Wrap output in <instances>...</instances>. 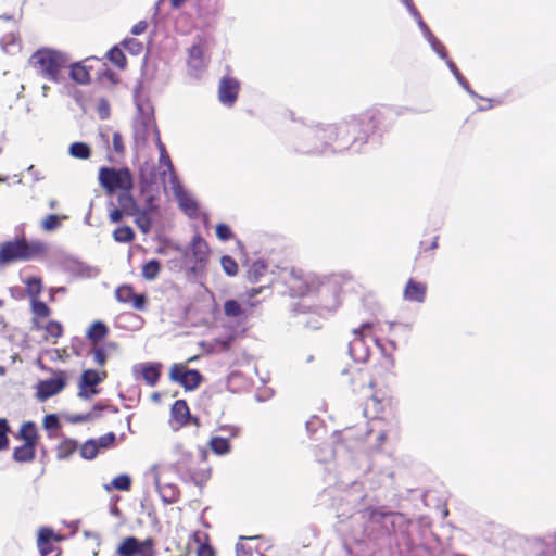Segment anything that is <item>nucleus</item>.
I'll list each match as a JSON object with an SVG mask.
<instances>
[{"mask_svg": "<svg viewBox=\"0 0 556 556\" xmlns=\"http://www.w3.org/2000/svg\"><path fill=\"white\" fill-rule=\"evenodd\" d=\"M122 45L132 54H139L143 49L142 43L134 38L125 39Z\"/></svg>", "mask_w": 556, "mask_h": 556, "instance_id": "obj_51", "label": "nucleus"}, {"mask_svg": "<svg viewBox=\"0 0 556 556\" xmlns=\"http://www.w3.org/2000/svg\"><path fill=\"white\" fill-rule=\"evenodd\" d=\"M45 250L43 243L28 242L25 237L5 241L0 244V265L31 260L43 254Z\"/></svg>", "mask_w": 556, "mask_h": 556, "instance_id": "obj_4", "label": "nucleus"}, {"mask_svg": "<svg viewBox=\"0 0 556 556\" xmlns=\"http://www.w3.org/2000/svg\"><path fill=\"white\" fill-rule=\"evenodd\" d=\"M116 440V435L114 432H108L103 435H101L98 440L99 448H108L114 445Z\"/></svg>", "mask_w": 556, "mask_h": 556, "instance_id": "obj_52", "label": "nucleus"}, {"mask_svg": "<svg viewBox=\"0 0 556 556\" xmlns=\"http://www.w3.org/2000/svg\"><path fill=\"white\" fill-rule=\"evenodd\" d=\"M71 77L80 85H86L90 81L89 70L80 63H75L71 66Z\"/></svg>", "mask_w": 556, "mask_h": 556, "instance_id": "obj_33", "label": "nucleus"}, {"mask_svg": "<svg viewBox=\"0 0 556 556\" xmlns=\"http://www.w3.org/2000/svg\"><path fill=\"white\" fill-rule=\"evenodd\" d=\"M406 8L409 10V12L419 21L420 26L427 28V25L424 23L420 13L416 9L413 0H403Z\"/></svg>", "mask_w": 556, "mask_h": 556, "instance_id": "obj_56", "label": "nucleus"}, {"mask_svg": "<svg viewBox=\"0 0 556 556\" xmlns=\"http://www.w3.org/2000/svg\"><path fill=\"white\" fill-rule=\"evenodd\" d=\"M98 180L108 194H115L121 191H132L135 179L128 167H108L99 169Z\"/></svg>", "mask_w": 556, "mask_h": 556, "instance_id": "obj_5", "label": "nucleus"}, {"mask_svg": "<svg viewBox=\"0 0 556 556\" xmlns=\"http://www.w3.org/2000/svg\"><path fill=\"white\" fill-rule=\"evenodd\" d=\"M224 313L227 317H240L244 311L236 300H228L224 304Z\"/></svg>", "mask_w": 556, "mask_h": 556, "instance_id": "obj_44", "label": "nucleus"}, {"mask_svg": "<svg viewBox=\"0 0 556 556\" xmlns=\"http://www.w3.org/2000/svg\"><path fill=\"white\" fill-rule=\"evenodd\" d=\"M216 236L222 241H228L233 237V233L227 224L220 223L216 226Z\"/></svg>", "mask_w": 556, "mask_h": 556, "instance_id": "obj_50", "label": "nucleus"}, {"mask_svg": "<svg viewBox=\"0 0 556 556\" xmlns=\"http://www.w3.org/2000/svg\"><path fill=\"white\" fill-rule=\"evenodd\" d=\"M79 453L84 459H87V460L94 459L99 453L98 442L94 439L87 440L79 447Z\"/></svg>", "mask_w": 556, "mask_h": 556, "instance_id": "obj_37", "label": "nucleus"}, {"mask_svg": "<svg viewBox=\"0 0 556 556\" xmlns=\"http://www.w3.org/2000/svg\"><path fill=\"white\" fill-rule=\"evenodd\" d=\"M154 207L149 204L148 207L141 210L140 207L135 213V224L141 230L142 233H149L152 229V217L151 211Z\"/></svg>", "mask_w": 556, "mask_h": 556, "instance_id": "obj_26", "label": "nucleus"}, {"mask_svg": "<svg viewBox=\"0 0 556 556\" xmlns=\"http://www.w3.org/2000/svg\"><path fill=\"white\" fill-rule=\"evenodd\" d=\"M162 265L157 260H150L142 265L141 274L146 280H154L161 273Z\"/></svg>", "mask_w": 556, "mask_h": 556, "instance_id": "obj_34", "label": "nucleus"}, {"mask_svg": "<svg viewBox=\"0 0 556 556\" xmlns=\"http://www.w3.org/2000/svg\"><path fill=\"white\" fill-rule=\"evenodd\" d=\"M117 202L119 207L125 211V215L132 216L139 208L131 191H121L117 193Z\"/></svg>", "mask_w": 556, "mask_h": 556, "instance_id": "obj_29", "label": "nucleus"}, {"mask_svg": "<svg viewBox=\"0 0 556 556\" xmlns=\"http://www.w3.org/2000/svg\"><path fill=\"white\" fill-rule=\"evenodd\" d=\"M173 469L185 483H193L203 488L211 479L212 470L207 460L206 452L201 451L197 454L180 451L173 463Z\"/></svg>", "mask_w": 556, "mask_h": 556, "instance_id": "obj_2", "label": "nucleus"}, {"mask_svg": "<svg viewBox=\"0 0 556 556\" xmlns=\"http://www.w3.org/2000/svg\"><path fill=\"white\" fill-rule=\"evenodd\" d=\"M61 217L55 214H50L41 220V228L45 231L51 232L61 226Z\"/></svg>", "mask_w": 556, "mask_h": 556, "instance_id": "obj_46", "label": "nucleus"}, {"mask_svg": "<svg viewBox=\"0 0 556 556\" xmlns=\"http://www.w3.org/2000/svg\"><path fill=\"white\" fill-rule=\"evenodd\" d=\"M169 422L174 430L186 427L188 424H192L197 427L200 426L199 418L191 416L189 406L185 400H177L174 402L170 408Z\"/></svg>", "mask_w": 556, "mask_h": 556, "instance_id": "obj_16", "label": "nucleus"}, {"mask_svg": "<svg viewBox=\"0 0 556 556\" xmlns=\"http://www.w3.org/2000/svg\"><path fill=\"white\" fill-rule=\"evenodd\" d=\"M102 409H109L113 413H116L118 410L115 406H112V405L101 406L100 404H96L89 413L72 416L70 418V421L74 422V424L90 421V420L99 417L100 412Z\"/></svg>", "mask_w": 556, "mask_h": 556, "instance_id": "obj_30", "label": "nucleus"}, {"mask_svg": "<svg viewBox=\"0 0 556 556\" xmlns=\"http://www.w3.org/2000/svg\"><path fill=\"white\" fill-rule=\"evenodd\" d=\"M427 285L409 278L405 285L403 296L406 301L422 303L427 294Z\"/></svg>", "mask_w": 556, "mask_h": 556, "instance_id": "obj_22", "label": "nucleus"}, {"mask_svg": "<svg viewBox=\"0 0 556 556\" xmlns=\"http://www.w3.org/2000/svg\"><path fill=\"white\" fill-rule=\"evenodd\" d=\"M26 292L30 299H38V295L42 291V282L38 277H29L25 280Z\"/></svg>", "mask_w": 556, "mask_h": 556, "instance_id": "obj_41", "label": "nucleus"}, {"mask_svg": "<svg viewBox=\"0 0 556 556\" xmlns=\"http://www.w3.org/2000/svg\"><path fill=\"white\" fill-rule=\"evenodd\" d=\"M90 353L93 356V362L100 366L104 367L108 361V354H106V346L99 344V345H91Z\"/></svg>", "mask_w": 556, "mask_h": 556, "instance_id": "obj_43", "label": "nucleus"}, {"mask_svg": "<svg viewBox=\"0 0 556 556\" xmlns=\"http://www.w3.org/2000/svg\"><path fill=\"white\" fill-rule=\"evenodd\" d=\"M285 285L291 296H301L294 311L298 315H313L317 319H305L303 323L313 328H319V320L332 315L340 306V288L337 282L320 281L304 274L300 269H291L285 278Z\"/></svg>", "mask_w": 556, "mask_h": 556, "instance_id": "obj_1", "label": "nucleus"}, {"mask_svg": "<svg viewBox=\"0 0 556 556\" xmlns=\"http://www.w3.org/2000/svg\"><path fill=\"white\" fill-rule=\"evenodd\" d=\"M222 11L220 0H207V5L203 9V18H215Z\"/></svg>", "mask_w": 556, "mask_h": 556, "instance_id": "obj_47", "label": "nucleus"}, {"mask_svg": "<svg viewBox=\"0 0 556 556\" xmlns=\"http://www.w3.org/2000/svg\"><path fill=\"white\" fill-rule=\"evenodd\" d=\"M125 211L122 207H114L109 213V219L111 223H118L123 219Z\"/></svg>", "mask_w": 556, "mask_h": 556, "instance_id": "obj_59", "label": "nucleus"}, {"mask_svg": "<svg viewBox=\"0 0 556 556\" xmlns=\"http://www.w3.org/2000/svg\"><path fill=\"white\" fill-rule=\"evenodd\" d=\"M267 264L264 261L257 260L247 271V279L251 283H256L260 281L261 277H263L267 271Z\"/></svg>", "mask_w": 556, "mask_h": 556, "instance_id": "obj_32", "label": "nucleus"}, {"mask_svg": "<svg viewBox=\"0 0 556 556\" xmlns=\"http://www.w3.org/2000/svg\"><path fill=\"white\" fill-rule=\"evenodd\" d=\"M70 154L76 159L87 160L91 155V149L85 142H74L70 146Z\"/></svg>", "mask_w": 556, "mask_h": 556, "instance_id": "obj_39", "label": "nucleus"}, {"mask_svg": "<svg viewBox=\"0 0 556 556\" xmlns=\"http://www.w3.org/2000/svg\"><path fill=\"white\" fill-rule=\"evenodd\" d=\"M68 61L64 52L52 48L38 49L29 59L30 65L42 77L54 83L60 80L61 72L67 66Z\"/></svg>", "mask_w": 556, "mask_h": 556, "instance_id": "obj_3", "label": "nucleus"}, {"mask_svg": "<svg viewBox=\"0 0 556 556\" xmlns=\"http://www.w3.org/2000/svg\"><path fill=\"white\" fill-rule=\"evenodd\" d=\"M135 237V231L130 226H121L113 231V239L119 243H130Z\"/></svg>", "mask_w": 556, "mask_h": 556, "instance_id": "obj_36", "label": "nucleus"}, {"mask_svg": "<svg viewBox=\"0 0 556 556\" xmlns=\"http://www.w3.org/2000/svg\"><path fill=\"white\" fill-rule=\"evenodd\" d=\"M396 401L382 390H375L364 406V415L369 419L391 420L396 417Z\"/></svg>", "mask_w": 556, "mask_h": 556, "instance_id": "obj_8", "label": "nucleus"}, {"mask_svg": "<svg viewBox=\"0 0 556 556\" xmlns=\"http://www.w3.org/2000/svg\"><path fill=\"white\" fill-rule=\"evenodd\" d=\"M64 539L63 535L55 533L53 529L49 527H41L38 530L37 535V547L41 556H58L60 548L55 546V543L61 542Z\"/></svg>", "mask_w": 556, "mask_h": 556, "instance_id": "obj_14", "label": "nucleus"}, {"mask_svg": "<svg viewBox=\"0 0 556 556\" xmlns=\"http://www.w3.org/2000/svg\"><path fill=\"white\" fill-rule=\"evenodd\" d=\"M236 555L237 556H252V548L245 546L243 543L239 542L236 544Z\"/></svg>", "mask_w": 556, "mask_h": 556, "instance_id": "obj_60", "label": "nucleus"}, {"mask_svg": "<svg viewBox=\"0 0 556 556\" xmlns=\"http://www.w3.org/2000/svg\"><path fill=\"white\" fill-rule=\"evenodd\" d=\"M10 432V426L8 420L0 418V451H4L9 447L8 433Z\"/></svg>", "mask_w": 556, "mask_h": 556, "instance_id": "obj_49", "label": "nucleus"}, {"mask_svg": "<svg viewBox=\"0 0 556 556\" xmlns=\"http://www.w3.org/2000/svg\"><path fill=\"white\" fill-rule=\"evenodd\" d=\"M30 308H31V313L34 315L33 325L36 329H39L40 326L38 324V319L49 317L51 314V309L45 302L39 301L38 299L31 300Z\"/></svg>", "mask_w": 556, "mask_h": 556, "instance_id": "obj_31", "label": "nucleus"}, {"mask_svg": "<svg viewBox=\"0 0 556 556\" xmlns=\"http://www.w3.org/2000/svg\"><path fill=\"white\" fill-rule=\"evenodd\" d=\"M141 377L149 386H155L161 377V365L160 364H142L141 365Z\"/></svg>", "mask_w": 556, "mask_h": 556, "instance_id": "obj_27", "label": "nucleus"}, {"mask_svg": "<svg viewBox=\"0 0 556 556\" xmlns=\"http://www.w3.org/2000/svg\"><path fill=\"white\" fill-rule=\"evenodd\" d=\"M42 426L45 430L49 432V437L52 438L53 434L51 432L56 431L61 428V422L55 414H48L43 417Z\"/></svg>", "mask_w": 556, "mask_h": 556, "instance_id": "obj_45", "label": "nucleus"}, {"mask_svg": "<svg viewBox=\"0 0 556 556\" xmlns=\"http://www.w3.org/2000/svg\"><path fill=\"white\" fill-rule=\"evenodd\" d=\"M152 543L150 540L139 541L135 536L125 538L117 547L118 556H151Z\"/></svg>", "mask_w": 556, "mask_h": 556, "instance_id": "obj_17", "label": "nucleus"}, {"mask_svg": "<svg viewBox=\"0 0 556 556\" xmlns=\"http://www.w3.org/2000/svg\"><path fill=\"white\" fill-rule=\"evenodd\" d=\"M210 252L207 242L200 235H195L186 253V257H189L190 262L193 264V270L203 269L205 267Z\"/></svg>", "mask_w": 556, "mask_h": 556, "instance_id": "obj_13", "label": "nucleus"}, {"mask_svg": "<svg viewBox=\"0 0 556 556\" xmlns=\"http://www.w3.org/2000/svg\"><path fill=\"white\" fill-rule=\"evenodd\" d=\"M207 50L206 42L199 39L198 43L190 47L188 52V64L194 70H201L206 66L207 60L205 56Z\"/></svg>", "mask_w": 556, "mask_h": 556, "instance_id": "obj_21", "label": "nucleus"}, {"mask_svg": "<svg viewBox=\"0 0 556 556\" xmlns=\"http://www.w3.org/2000/svg\"><path fill=\"white\" fill-rule=\"evenodd\" d=\"M113 149L116 153L123 154L125 151L124 140L119 132H114L112 137Z\"/></svg>", "mask_w": 556, "mask_h": 556, "instance_id": "obj_54", "label": "nucleus"}, {"mask_svg": "<svg viewBox=\"0 0 556 556\" xmlns=\"http://www.w3.org/2000/svg\"><path fill=\"white\" fill-rule=\"evenodd\" d=\"M148 28V23L146 21H139L137 24H135L131 28L132 35H141L143 34Z\"/></svg>", "mask_w": 556, "mask_h": 556, "instance_id": "obj_62", "label": "nucleus"}, {"mask_svg": "<svg viewBox=\"0 0 556 556\" xmlns=\"http://www.w3.org/2000/svg\"><path fill=\"white\" fill-rule=\"evenodd\" d=\"M262 290H263V287L252 288L247 291V295L249 299H252V298L256 296L257 294H260L262 292Z\"/></svg>", "mask_w": 556, "mask_h": 556, "instance_id": "obj_64", "label": "nucleus"}, {"mask_svg": "<svg viewBox=\"0 0 556 556\" xmlns=\"http://www.w3.org/2000/svg\"><path fill=\"white\" fill-rule=\"evenodd\" d=\"M46 331V340L49 338H53L54 340H58L63 336V326L61 323L56 320H50L47 323V325L43 327ZM55 343V341H53Z\"/></svg>", "mask_w": 556, "mask_h": 556, "instance_id": "obj_42", "label": "nucleus"}, {"mask_svg": "<svg viewBox=\"0 0 556 556\" xmlns=\"http://www.w3.org/2000/svg\"><path fill=\"white\" fill-rule=\"evenodd\" d=\"M320 138L336 150L348 149L354 143L345 122L338 125H328L323 129Z\"/></svg>", "mask_w": 556, "mask_h": 556, "instance_id": "obj_11", "label": "nucleus"}, {"mask_svg": "<svg viewBox=\"0 0 556 556\" xmlns=\"http://www.w3.org/2000/svg\"><path fill=\"white\" fill-rule=\"evenodd\" d=\"M131 478L127 473H122L116 476L112 481L110 485H105L106 491H111L112 489L118 490V491H129L131 488Z\"/></svg>", "mask_w": 556, "mask_h": 556, "instance_id": "obj_35", "label": "nucleus"}, {"mask_svg": "<svg viewBox=\"0 0 556 556\" xmlns=\"http://www.w3.org/2000/svg\"><path fill=\"white\" fill-rule=\"evenodd\" d=\"M109 332L110 330L106 324L101 320H97L89 326L86 332V338L91 345H99L101 344V341L108 337Z\"/></svg>", "mask_w": 556, "mask_h": 556, "instance_id": "obj_23", "label": "nucleus"}, {"mask_svg": "<svg viewBox=\"0 0 556 556\" xmlns=\"http://www.w3.org/2000/svg\"><path fill=\"white\" fill-rule=\"evenodd\" d=\"M78 447L76 440L64 437L55 447L56 458L60 460L68 459L77 452Z\"/></svg>", "mask_w": 556, "mask_h": 556, "instance_id": "obj_25", "label": "nucleus"}, {"mask_svg": "<svg viewBox=\"0 0 556 556\" xmlns=\"http://www.w3.org/2000/svg\"><path fill=\"white\" fill-rule=\"evenodd\" d=\"M154 484L156 490L165 504H174L180 498V489L176 483L165 482L162 475L156 469L154 470Z\"/></svg>", "mask_w": 556, "mask_h": 556, "instance_id": "obj_20", "label": "nucleus"}, {"mask_svg": "<svg viewBox=\"0 0 556 556\" xmlns=\"http://www.w3.org/2000/svg\"><path fill=\"white\" fill-rule=\"evenodd\" d=\"M438 240L439 237L435 236L429 244H427L425 241H420L418 256L421 255L422 253H426L429 250H435L438 248Z\"/></svg>", "mask_w": 556, "mask_h": 556, "instance_id": "obj_55", "label": "nucleus"}, {"mask_svg": "<svg viewBox=\"0 0 556 556\" xmlns=\"http://www.w3.org/2000/svg\"><path fill=\"white\" fill-rule=\"evenodd\" d=\"M98 115L101 119H106L110 116V104L108 100L100 99L97 106Z\"/></svg>", "mask_w": 556, "mask_h": 556, "instance_id": "obj_53", "label": "nucleus"}, {"mask_svg": "<svg viewBox=\"0 0 556 556\" xmlns=\"http://www.w3.org/2000/svg\"><path fill=\"white\" fill-rule=\"evenodd\" d=\"M220 264L224 269V271L228 276H236L238 274V264L237 262L229 255H224L220 258Z\"/></svg>", "mask_w": 556, "mask_h": 556, "instance_id": "obj_48", "label": "nucleus"}, {"mask_svg": "<svg viewBox=\"0 0 556 556\" xmlns=\"http://www.w3.org/2000/svg\"><path fill=\"white\" fill-rule=\"evenodd\" d=\"M389 515H391V513H384V511H381L380 509L372 508L369 511V520L371 522H380L384 517H387Z\"/></svg>", "mask_w": 556, "mask_h": 556, "instance_id": "obj_58", "label": "nucleus"}, {"mask_svg": "<svg viewBox=\"0 0 556 556\" xmlns=\"http://www.w3.org/2000/svg\"><path fill=\"white\" fill-rule=\"evenodd\" d=\"M16 439L23 440L24 443L37 446L39 434L35 422L25 421L20 427Z\"/></svg>", "mask_w": 556, "mask_h": 556, "instance_id": "obj_24", "label": "nucleus"}, {"mask_svg": "<svg viewBox=\"0 0 556 556\" xmlns=\"http://www.w3.org/2000/svg\"><path fill=\"white\" fill-rule=\"evenodd\" d=\"M345 123L353 142L364 144L381 124V113L376 109H369Z\"/></svg>", "mask_w": 556, "mask_h": 556, "instance_id": "obj_6", "label": "nucleus"}, {"mask_svg": "<svg viewBox=\"0 0 556 556\" xmlns=\"http://www.w3.org/2000/svg\"><path fill=\"white\" fill-rule=\"evenodd\" d=\"M105 378V370H84L78 381V396L80 399L90 400L92 396L99 393V390L96 387L100 384Z\"/></svg>", "mask_w": 556, "mask_h": 556, "instance_id": "obj_12", "label": "nucleus"}, {"mask_svg": "<svg viewBox=\"0 0 556 556\" xmlns=\"http://www.w3.org/2000/svg\"><path fill=\"white\" fill-rule=\"evenodd\" d=\"M36 447L35 445L23 443L13 450L12 457L17 463H30L36 457Z\"/></svg>", "mask_w": 556, "mask_h": 556, "instance_id": "obj_28", "label": "nucleus"}, {"mask_svg": "<svg viewBox=\"0 0 556 556\" xmlns=\"http://www.w3.org/2000/svg\"><path fill=\"white\" fill-rule=\"evenodd\" d=\"M180 206L189 215L194 214L197 212V210H198L197 203L193 200H191V199L181 200L180 201Z\"/></svg>", "mask_w": 556, "mask_h": 556, "instance_id": "obj_57", "label": "nucleus"}, {"mask_svg": "<svg viewBox=\"0 0 556 556\" xmlns=\"http://www.w3.org/2000/svg\"><path fill=\"white\" fill-rule=\"evenodd\" d=\"M52 377L46 380H40L37 384L36 396L39 401H46L59 393H61L68 383V374L65 370H52Z\"/></svg>", "mask_w": 556, "mask_h": 556, "instance_id": "obj_9", "label": "nucleus"}, {"mask_svg": "<svg viewBox=\"0 0 556 556\" xmlns=\"http://www.w3.org/2000/svg\"><path fill=\"white\" fill-rule=\"evenodd\" d=\"M240 91V83L231 76H224L218 85V100L226 106L231 108L236 103Z\"/></svg>", "mask_w": 556, "mask_h": 556, "instance_id": "obj_18", "label": "nucleus"}, {"mask_svg": "<svg viewBox=\"0 0 556 556\" xmlns=\"http://www.w3.org/2000/svg\"><path fill=\"white\" fill-rule=\"evenodd\" d=\"M115 298L118 302L127 304L137 311L146 308L147 298L144 294L135 293L130 285H122L115 290Z\"/></svg>", "mask_w": 556, "mask_h": 556, "instance_id": "obj_19", "label": "nucleus"}, {"mask_svg": "<svg viewBox=\"0 0 556 556\" xmlns=\"http://www.w3.org/2000/svg\"><path fill=\"white\" fill-rule=\"evenodd\" d=\"M211 450L217 455H225L230 452L229 440L222 437H213L208 443Z\"/></svg>", "mask_w": 556, "mask_h": 556, "instance_id": "obj_38", "label": "nucleus"}, {"mask_svg": "<svg viewBox=\"0 0 556 556\" xmlns=\"http://www.w3.org/2000/svg\"><path fill=\"white\" fill-rule=\"evenodd\" d=\"M374 327L375 325L372 323H363L358 328L352 330L353 338L349 344V351L351 356L358 362L366 361L369 356V351L365 345V341L367 338H372L375 344L386 355L389 363L393 365L394 359L392 358L391 353L387 354V348L382 344L381 340L374 337Z\"/></svg>", "mask_w": 556, "mask_h": 556, "instance_id": "obj_7", "label": "nucleus"}, {"mask_svg": "<svg viewBox=\"0 0 556 556\" xmlns=\"http://www.w3.org/2000/svg\"><path fill=\"white\" fill-rule=\"evenodd\" d=\"M160 163L166 166L169 170L174 169L170 156L168 155L167 151H162L160 154Z\"/></svg>", "mask_w": 556, "mask_h": 556, "instance_id": "obj_63", "label": "nucleus"}, {"mask_svg": "<svg viewBox=\"0 0 556 556\" xmlns=\"http://www.w3.org/2000/svg\"><path fill=\"white\" fill-rule=\"evenodd\" d=\"M106 56L115 66L121 70H124L127 65V60L124 52L116 46L108 51Z\"/></svg>", "mask_w": 556, "mask_h": 556, "instance_id": "obj_40", "label": "nucleus"}, {"mask_svg": "<svg viewBox=\"0 0 556 556\" xmlns=\"http://www.w3.org/2000/svg\"><path fill=\"white\" fill-rule=\"evenodd\" d=\"M343 382L348 384L354 393H365L371 391L375 387L370 374L357 366H352L342 371Z\"/></svg>", "mask_w": 556, "mask_h": 556, "instance_id": "obj_10", "label": "nucleus"}, {"mask_svg": "<svg viewBox=\"0 0 556 556\" xmlns=\"http://www.w3.org/2000/svg\"><path fill=\"white\" fill-rule=\"evenodd\" d=\"M169 378L187 390H194L202 382L201 374L197 369H187L184 364H174L169 370Z\"/></svg>", "mask_w": 556, "mask_h": 556, "instance_id": "obj_15", "label": "nucleus"}, {"mask_svg": "<svg viewBox=\"0 0 556 556\" xmlns=\"http://www.w3.org/2000/svg\"><path fill=\"white\" fill-rule=\"evenodd\" d=\"M198 556H215L214 549L207 544H201L197 552Z\"/></svg>", "mask_w": 556, "mask_h": 556, "instance_id": "obj_61", "label": "nucleus"}]
</instances>
